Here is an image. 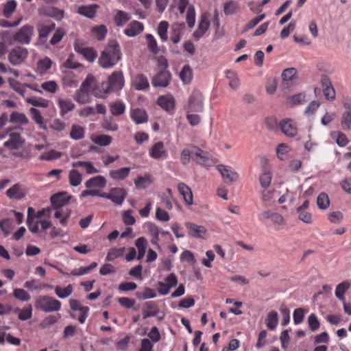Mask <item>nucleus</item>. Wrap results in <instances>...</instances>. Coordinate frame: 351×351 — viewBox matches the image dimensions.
<instances>
[{"label": "nucleus", "mask_w": 351, "mask_h": 351, "mask_svg": "<svg viewBox=\"0 0 351 351\" xmlns=\"http://www.w3.org/2000/svg\"><path fill=\"white\" fill-rule=\"evenodd\" d=\"M178 190L180 195L183 197L184 202L188 205H191L193 202L191 189L186 184L181 182L178 185Z\"/></svg>", "instance_id": "27"}, {"label": "nucleus", "mask_w": 351, "mask_h": 351, "mask_svg": "<svg viewBox=\"0 0 351 351\" xmlns=\"http://www.w3.org/2000/svg\"><path fill=\"white\" fill-rule=\"evenodd\" d=\"M97 8L98 5L95 4L90 5H83L79 7L78 13L86 17L93 18L95 16Z\"/></svg>", "instance_id": "41"}, {"label": "nucleus", "mask_w": 351, "mask_h": 351, "mask_svg": "<svg viewBox=\"0 0 351 351\" xmlns=\"http://www.w3.org/2000/svg\"><path fill=\"white\" fill-rule=\"evenodd\" d=\"M272 180V174L269 169H264L263 172L259 177V182L261 186L263 189H268L270 186Z\"/></svg>", "instance_id": "43"}, {"label": "nucleus", "mask_w": 351, "mask_h": 351, "mask_svg": "<svg viewBox=\"0 0 351 351\" xmlns=\"http://www.w3.org/2000/svg\"><path fill=\"white\" fill-rule=\"evenodd\" d=\"M106 185V180L102 176H97L93 177L88 180L85 182V186L86 188H100L104 189Z\"/></svg>", "instance_id": "30"}, {"label": "nucleus", "mask_w": 351, "mask_h": 351, "mask_svg": "<svg viewBox=\"0 0 351 351\" xmlns=\"http://www.w3.org/2000/svg\"><path fill=\"white\" fill-rule=\"evenodd\" d=\"M204 108L203 95L199 90H193L188 99L185 110L186 112H202Z\"/></svg>", "instance_id": "5"}, {"label": "nucleus", "mask_w": 351, "mask_h": 351, "mask_svg": "<svg viewBox=\"0 0 351 351\" xmlns=\"http://www.w3.org/2000/svg\"><path fill=\"white\" fill-rule=\"evenodd\" d=\"M69 199L70 196L66 193H60L52 195L51 197L52 208H61L69 202Z\"/></svg>", "instance_id": "18"}, {"label": "nucleus", "mask_w": 351, "mask_h": 351, "mask_svg": "<svg viewBox=\"0 0 351 351\" xmlns=\"http://www.w3.org/2000/svg\"><path fill=\"white\" fill-rule=\"evenodd\" d=\"M69 180L71 186H77L82 182V175L77 169H73L69 173Z\"/></svg>", "instance_id": "44"}, {"label": "nucleus", "mask_w": 351, "mask_h": 351, "mask_svg": "<svg viewBox=\"0 0 351 351\" xmlns=\"http://www.w3.org/2000/svg\"><path fill=\"white\" fill-rule=\"evenodd\" d=\"M5 193L10 199H21L25 195L23 187L20 184H15L14 185L12 186L9 189L6 191Z\"/></svg>", "instance_id": "22"}, {"label": "nucleus", "mask_w": 351, "mask_h": 351, "mask_svg": "<svg viewBox=\"0 0 351 351\" xmlns=\"http://www.w3.org/2000/svg\"><path fill=\"white\" fill-rule=\"evenodd\" d=\"M58 105L60 109V114L64 116L75 108V104L69 99H58Z\"/></svg>", "instance_id": "37"}, {"label": "nucleus", "mask_w": 351, "mask_h": 351, "mask_svg": "<svg viewBox=\"0 0 351 351\" xmlns=\"http://www.w3.org/2000/svg\"><path fill=\"white\" fill-rule=\"evenodd\" d=\"M8 83L10 88L15 92L20 94L22 97H25L26 84H21L18 80L11 77L8 79Z\"/></svg>", "instance_id": "42"}, {"label": "nucleus", "mask_w": 351, "mask_h": 351, "mask_svg": "<svg viewBox=\"0 0 351 351\" xmlns=\"http://www.w3.org/2000/svg\"><path fill=\"white\" fill-rule=\"evenodd\" d=\"M16 5L17 3L15 0H10L7 1L3 6V15L7 18L10 17L15 11Z\"/></svg>", "instance_id": "61"}, {"label": "nucleus", "mask_w": 351, "mask_h": 351, "mask_svg": "<svg viewBox=\"0 0 351 351\" xmlns=\"http://www.w3.org/2000/svg\"><path fill=\"white\" fill-rule=\"evenodd\" d=\"M85 131L83 127L78 125H73L70 132V136L74 140L82 139L84 137Z\"/></svg>", "instance_id": "49"}, {"label": "nucleus", "mask_w": 351, "mask_h": 351, "mask_svg": "<svg viewBox=\"0 0 351 351\" xmlns=\"http://www.w3.org/2000/svg\"><path fill=\"white\" fill-rule=\"evenodd\" d=\"M14 297L22 302H28L31 299V295L25 289L21 288H16L13 290Z\"/></svg>", "instance_id": "52"}, {"label": "nucleus", "mask_w": 351, "mask_h": 351, "mask_svg": "<svg viewBox=\"0 0 351 351\" xmlns=\"http://www.w3.org/2000/svg\"><path fill=\"white\" fill-rule=\"evenodd\" d=\"M341 125L344 130H351V114L343 112L341 118Z\"/></svg>", "instance_id": "64"}, {"label": "nucleus", "mask_w": 351, "mask_h": 351, "mask_svg": "<svg viewBox=\"0 0 351 351\" xmlns=\"http://www.w3.org/2000/svg\"><path fill=\"white\" fill-rule=\"evenodd\" d=\"M12 312L17 315L21 321H26L32 318L33 308L31 304L26 305L23 308L16 307L12 308Z\"/></svg>", "instance_id": "21"}, {"label": "nucleus", "mask_w": 351, "mask_h": 351, "mask_svg": "<svg viewBox=\"0 0 351 351\" xmlns=\"http://www.w3.org/2000/svg\"><path fill=\"white\" fill-rule=\"evenodd\" d=\"M131 169L130 167H122L118 169H112L109 171L110 177L114 180H123L130 174Z\"/></svg>", "instance_id": "29"}, {"label": "nucleus", "mask_w": 351, "mask_h": 351, "mask_svg": "<svg viewBox=\"0 0 351 351\" xmlns=\"http://www.w3.org/2000/svg\"><path fill=\"white\" fill-rule=\"evenodd\" d=\"M0 228L5 237H8L14 228L13 221L10 219H4L0 221Z\"/></svg>", "instance_id": "48"}, {"label": "nucleus", "mask_w": 351, "mask_h": 351, "mask_svg": "<svg viewBox=\"0 0 351 351\" xmlns=\"http://www.w3.org/2000/svg\"><path fill=\"white\" fill-rule=\"evenodd\" d=\"M34 36V27L25 25L21 27L15 34L11 35L8 32L2 34V38L10 45L17 43L20 45H29Z\"/></svg>", "instance_id": "2"}, {"label": "nucleus", "mask_w": 351, "mask_h": 351, "mask_svg": "<svg viewBox=\"0 0 351 351\" xmlns=\"http://www.w3.org/2000/svg\"><path fill=\"white\" fill-rule=\"evenodd\" d=\"M91 33L98 40H102L106 37L107 28L104 25L96 26L92 28Z\"/></svg>", "instance_id": "56"}, {"label": "nucleus", "mask_w": 351, "mask_h": 351, "mask_svg": "<svg viewBox=\"0 0 351 351\" xmlns=\"http://www.w3.org/2000/svg\"><path fill=\"white\" fill-rule=\"evenodd\" d=\"M185 27L184 23H174L171 28V40L174 44H177L180 40V35Z\"/></svg>", "instance_id": "26"}, {"label": "nucleus", "mask_w": 351, "mask_h": 351, "mask_svg": "<svg viewBox=\"0 0 351 351\" xmlns=\"http://www.w3.org/2000/svg\"><path fill=\"white\" fill-rule=\"evenodd\" d=\"M223 178L226 182H232L238 180L239 174L232 167L219 165L216 167Z\"/></svg>", "instance_id": "12"}, {"label": "nucleus", "mask_w": 351, "mask_h": 351, "mask_svg": "<svg viewBox=\"0 0 351 351\" xmlns=\"http://www.w3.org/2000/svg\"><path fill=\"white\" fill-rule=\"evenodd\" d=\"M147 244V241L143 237H139L136 240L135 245L138 249V260H141L144 257L146 252Z\"/></svg>", "instance_id": "39"}, {"label": "nucleus", "mask_w": 351, "mask_h": 351, "mask_svg": "<svg viewBox=\"0 0 351 351\" xmlns=\"http://www.w3.org/2000/svg\"><path fill=\"white\" fill-rule=\"evenodd\" d=\"M226 76L229 80L228 86L232 90H237L240 86L239 78L236 72L233 71H227Z\"/></svg>", "instance_id": "38"}, {"label": "nucleus", "mask_w": 351, "mask_h": 351, "mask_svg": "<svg viewBox=\"0 0 351 351\" xmlns=\"http://www.w3.org/2000/svg\"><path fill=\"white\" fill-rule=\"evenodd\" d=\"M29 54L26 48L16 47L10 50L8 54V60L14 66L23 62Z\"/></svg>", "instance_id": "8"}, {"label": "nucleus", "mask_w": 351, "mask_h": 351, "mask_svg": "<svg viewBox=\"0 0 351 351\" xmlns=\"http://www.w3.org/2000/svg\"><path fill=\"white\" fill-rule=\"evenodd\" d=\"M171 80V73L167 70L159 71L152 79V84L154 87H167Z\"/></svg>", "instance_id": "11"}, {"label": "nucleus", "mask_w": 351, "mask_h": 351, "mask_svg": "<svg viewBox=\"0 0 351 351\" xmlns=\"http://www.w3.org/2000/svg\"><path fill=\"white\" fill-rule=\"evenodd\" d=\"M41 88L47 93L55 94L58 91L59 86L56 81L50 80L42 83Z\"/></svg>", "instance_id": "60"}, {"label": "nucleus", "mask_w": 351, "mask_h": 351, "mask_svg": "<svg viewBox=\"0 0 351 351\" xmlns=\"http://www.w3.org/2000/svg\"><path fill=\"white\" fill-rule=\"evenodd\" d=\"M149 154L150 157L156 160L165 157L167 152L163 143L159 141L153 145L149 150Z\"/></svg>", "instance_id": "17"}, {"label": "nucleus", "mask_w": 351, "mask_h": 351, "mask_svg": "<svg viewBox=\"0 0 351 351\" xmlns=\"http://www.w3.org/2000/svg\"><path fill=\"white\" fill-rule=\"evenodd\" d=\"M54 29L55 24L53 23L40 24L38 27V40L40 42L45 43L48 36Z\"/></svg>", "instance_id": "23"}, {"label": "nucleus", "mask_w": 351, "mask_h": 351, "mask_svg": "<svg viewBox=\"0 0 351 351\" xmlns=\"http://www.w3.org/2000/svg\"><path fill=\"white\" fill-rule=\"evenodd\" d=\"M34 213V209L32 207H29L27 209V223L30 232L32 233H37L39 230L38 224L40 222L38 221H34V218L33 217Z\"/></svg>", "instance_id": "32"}, {"label": "nucleus", "mask_w": 351, "mask_h": 351, "mask_svg": "<svg viewBox=\"0 0 351 351\" xmlns=\"http://www.w3.org/2000/svg\"><path fill=\"white\" fill-rule=\"evenodd\" d=\"M124 86V77L121 71H114L108 78V86L106 93L117 92L123 88Z\"/></svg>", "instance_id": "7"}, {"label": "nucleus", "mask_w": 351, "mask_h": 351, "mask_svg": "<svg viewBox=\"0 0 351 351\" xmlns=\"http://www.w3.org/2000/svg\"><path fill=\"white\" fill-rule=\"evenodd\" d=\"M131 19V14L128 12L119 10L114 15L115 24L119 27L124 26Z\"/></svg>", "instance_id": "36"}, {"label": "nucleus", "mask_w": 351, "mask_h": 351, "mask_svg": "<svg viewBox=\"0 0 351 351\" xmlns=\"http://www.w3.org/2000/svg\"><path fill=\"white\" fill-rule=\"evenodd\" d=\"M61 302L49 295L39 296L35 302V307L44 312H56L60 310Z\"/></svg>", "instance_id": "4"}, {"label": "nucleus", "mask_w": 351, "mask_h": 351, "mask_svg": "<svg viewBox=\"0 0 351 351\" xmlns=\"http://www.w3.org/2000/svg\"><path fill=\"white\" fill-rule=\"evenodd\" d=\"M125 110V104L121 101L112 103L110 106V110L113 116H119L124 113Z\"/></svg>", "instance_id": "53"}, {"label": "nucleus", "mask_w": 351, "mask_h": 351, "mask_svg": "<svg viewBox=\"0 0 351 351\" xmlns=\"http://www.w3.org/2000/svg\"><path fill=\"white\" fill-rule=\"evenodd\" d=\"M152 182L151 176L145 175L144 176H138L134 181V184L137 188L145 189Z\"/></svg>", "instance_id": "62"}, {"label": "nucleus", "mask_w": 351, "mask_h": 351, "mask_svg": "<svg viewBox=\"0 0 351 351\" xmlns=\"http://www.w3.org/2000/svg\"><path fill=\"white\" fill-rule=\"evenodd\" d=\"M133 86L136 90H143L149 86V81L143 74H138L133 80Z\"/></svg>", "instance_id": "33"}, {"label": "nucleus", "mask_w": 351, "mask_h": 351, "mask_svg": "<svg viewBox=\"0 0 351 351\" xmlns=\"http://www.w3.org/2000/svg\"><path fill=\"white\" fill-rule=\"evenodd\" d=\"M126 195V191L121 188H113L110 191V199L117 205L123 204Z\"/></svg>", "instance_id": "20"}, {"label": "nucleus", "mask_w": 351, "mask_h": 351, "mask_svg": "<svg viewBox=\"0 0 351 351\" xmlns=\"http://www.w3.org/2000/svg\"><path fill=\"white\" fill-rule=\"evenodd\" d=\"M180 77L184 84H189L193 78V71L189 65L183 66L180 73Z\"/></svg>", "instance_id": "50"}, {"label": "nucleus", "mask_w": 351, "mask_h": 351, "mask_svg": "<svg viewBox=\"0 0 351 351\" xmlns=\"http://www.w3.org/2000/svg\"><path fill=\"white\" fill-rule=\"evenodd\" d=\"M69 304L73 311H80V315L77 319L80 324H84L88 317L89 308L82 306L80 301L75 299H71L69 300Z\"/></svg>", "instance_id": "14"}, {"label": "nucleus", "mask_w": 351, "mask_h": 351, "mask_svg": "<svg viewBox=\"0 0 351 351\" xmlns=\"http://www.w3.org/2000/svg\"><path fill=\"white\" fill-rule=\"evenodd\" d=\"M10 121L12 123L19 125V126L27 125L29 122L28 118L24 113L16 111L12 112L10 114Z\"/></svg>", "instance_id": "34"}, {"label": "nucleus", "mask_w": 351, "mask_h": 351, "mask_svg": "<svg viewBox=\"0 0 351 351\" xmlns=\"http://www.w3.org/2000/svg\"><path fill=\"white\" fill-rule=\"evenodd\" d=\"M278 313L276 311L270 312L266 319V325L268 328L274 330L278 325Z\"/></svg>", "instance_id": "59"}, {"label": "nucleus", "mask_w": 351, "mask_h": 351, "mask_svg": "<svg viewBox=\"0 0 351 351\" xmlns=\"http://www.w3.org/2000/svg\"><path fill=\"white\" fill-rule=\"evenodd\" d=\"M25 101L33 106L45 108H47L49 104L47 99L38 97H27Z\"/></svg>", "instance_id": "40"}, {"label": "nucleus", "mask_w": 351, "mask_h": 351, "mask_svg": "<svg viewBox=\"0 0 351 351\" xmlns=\"http://www.w3.org/2000/svg\"><path fill=\"white\" fill-rule=\"evenodd\" d=\"M157 104L165 111H170L175 107V99L171 95H165L158 97Z\"/></svg>", "instance_id": "25"}, {"label": "nucleus", "mask_w": 351, "mask_h": 351, "mask_svg": "<svg viewBox=\"0 0 351 351\" xmlns=\"http://www.w3.org/2000/svg\"><path fill=\"white\" fill-rule=\"evenodd\" d=\"M350 283L348 281H344L339 284L335 290V296L341 301H344V293L349 289Z\"/></svg>", "instance_id": "55"}, {"label": "nucleus", "mask_w": 351, "mask_h": 351, "mask_svg": "<svg viewBox=\"0 0 351 351\" xmlns=\"http://www.w3.org/2000/svg\"><path fill=\"white\" fill-rule=\"evenodd\" d=\"M56 295L61 299H64L71 295L73 291V287L71 285H67L64 288L56 286L54 289Z\"/></svg>", "instance_id": "45"}, {"label": "nucleus", "mask_w": 351, "mask_h": 351, "mask_svg": "<svg viewBox=\"0 0 351 351\" xmlns=\"http://www.w3.org/2000/svg\"><path fill=\"white\" fill-rule=\"evenodd\" d=\"M158 312L159 309L155 302H147L145 303V308L143 310V319L156 316Z\"/></svg>", "instance_id": "31"}, {"label": "nucleus", "mask_w": 351, "mask_h": 351, "mask_svg": "<svg viewBox=\"0 0 351 351\" xmlns=\"http://www.w3.org/2000/svg\"><path fill=\"white\" fill-rule=\"evenodd\" d=\"M130 117L136 124H142L148 121V116L146 111L140 108L132 110Z\"/></svg>", "instance_id": "24"}, {"label": "nucleus", "mask_w": 351, "mask_h": 351, "mask_svg": "<svg viewBox=\"0 0 351 351\" xmlns=\"http://www.w3.org/2000/svg\"><path fill=\"white\" fill-rule=\"evenodd\" d=\"M296 213L298 215V219L302 222L307 224H311L313 223V215L308 211L302 209H296Z\"/></svg>", "instance_id": "54"}, {"label": "nucleus", "mask_w": 351, "mask_h": 351, "mask_svg": "<svg viewBox=\"0 0 351 351\" xmlns=\"http://www.w3.org/2000/svg\"><path fill=\"white\" fill-rule=\"evenodd\" d=\"M193 149L192 159L198 165L202 166L210 167L215 163L212 156L195 145H191Z\"/></svg>", "instance_id": "6"}, {"label": "nucleus", "mask_w": 351, "mask_h": 351, "mask_svg": "<svg viewBox=\"0 0 351 351\" xmlns=\"http://www.w3.org/2000/svg\"><path fill=\"white\" fill-rule=\"evenodd\" d=\"M330 199L328 195L324 193H321L317 197V205L320 210H326L330 206Z\"/></svg>", "instance_id": "46"}, {"label": "nucleus", "mask_w": 351, "mask_h": 351, "mask_svg": "<svg viewBox=\"0 0 351 351\" xmlns=\"http://www.w3.org/2000/svg\"><path fill=\"white\" fill-rule=\"evenodd\" d=\"M321 85L323 89V93L326 99L333 101L335 99L336 93L333 88L331 81L326 75L321 77Z\"/></svg>", "instance_id": "10"}, {"label": "nucleus", "mask_w": 351, "mask_h": 351, "mask_svg": "<svg viewBox=\"0 0 351 351\" xmlns=\"http://www.w3.org/2000/svg\"><path fill=\"white\" fill-rule=\"evenodd\" d=\"M51 60L49 58L45 57L43 59L38 60L37 63V69L43 74L51 68Z\"/></svg>", "instance_id": "57"}, {"label": "nucleus", "mask_w": 351, "mask_h": 351, "mask_svg": "<svg viewBox=\"0 0 351 351\" xmlns=\"http://www.w3.org/2000/svg\"><path fill=\"white\" fill-rule=\"evenodd\" d=\"M332 138L335 139L339 147H345L349 143V141L345 134L341 132H333L331 134Z\"/></svg>", "instance_id": "51"}, {"label": "nucleus", "mask_w": 351, "mask_h": 351, "mask_svg": "<svg viewBox=\"0 0 351 351\" xmlns=\"http://www.w3.org/2000/svg\"><path fill=\"white\" fill-rule=\"evenodd\" d=\"M75 51L81 54L86 60L90 62H94L97 58V51L93 47H83L79 44H75Z\"/></svg>", "instance_id": "15"}, {"label": "nucleus", "mask_w": 351, "mask_h": 351, "mask_svg": "<svg viewBox=\"0 0 351 351\" xmlns=\"http://www.w3.org/2000/svg\"><path fill=\"white\" fill-rule=\"evenodd\" d=\"M144 29L143 24L137 21H133L124 30V34L128 37H134L140 34Z\"/></svg>", "instance_id": "16"}, {"label": "nucleus", "mask_w": 351, "mask_h": 351, "mask_svg": "<svg viewBox=\"0 0 351 351\" xmlns=\"http://www.w3.org/2000/svg\"><path fill=\"white\" fill-rule=\"evenodd\" d=\"M21 126H12L5 129V134L8 139L4 142L3 146L10 150H15L21 148L25 140L21 136L19 131H22Z\"/></svg>", "instance_id": "3"}, {"label": "nucleus", "mask_w": 351, "mask_h": 351, "mask_svg": "<svg viewBox=\"0 0 351 351\" xmlns=\"http://www.w3.org/2000/svg\"><path fill=\"white\" fill-rule=\"evenodd\" d=\"M279 126L281 132L288 137H295L298 134L295 124L291 119H285L280 122Z\"/></svg>", "instance_id": "13"}, {"label": "nucleus", "mask_w": 351, "mask_h": 351, "mask_svg": "<svg viewBox=\"0 0 351 351\" xmlns=\"http://www.w3.org/2000/svg\"><path fill=\"white\" fill-rule=\"evenodd\" d=\"M209 26L210 21L208 19V15L207 14H202L201 21L198 25V27L197 30L193 33V36L196 38H202L208 29Z\"/></svg>", "instance_id": "19"}, {"label": "nucleus", "mask_w": 351, "mask_h": 351, "mask_svg": "<svg viewBox=\"0 0 351 351\" xmlns=\"http://www.w3.org/2000/svg\"><path fill=\"white\" fill-rule=\"evenodd\" d=\"M30 114H32V119L35 121V123L38 125V126L44 130H47V126L45 121L43 117L42 116L40 112L35 108H31L29 109Z\"/></svg>", "instance_id": "35"}, {"label": "nucleus", "mask_w": 351, "mask_h": 351, "mask_svg": "<svg viewBox=\"0 0 351 351\" xmlns=\"http://www.w3.org/2000/svg\"><path fill=\"white\" fill-rule=\"evenodd\" d=\"M291 152V147L286 143H280L276 148L277 157L280 160H285L288 154Z\"/></svg>", "instance_id": "47"}, {"label": "nucleus", "mask_w": 351, "mask_h": 351, "mask_svg": "<svg viewBox=\"0 0 351 351\" xmlns=\"http://www.w3.org/2000/svg\"><path fill=\"white\" fill-rule=\"evenodd\" d=\"M149 234L151 236V243L156 245L158 249H160L158 243L160 231L157 226L152 223H147L146 225Z\"/></svg>", "instance_id": "28"}, {"label": "nucleus", "mask_w": 351, "mask_h": 351, "mask_svg": "<svg viewBox=\"0 0 351 351\" xmlns=\"http://www.w3.org/2000/svg\"><path fill=\"white\" fill-rule=\"evenodd\" d=\"M184 226L190 236L202 239L206 238L207 231L204 226L192 222H186Z\"/></svg>", "instance_id": "9"}, {"label": "nucleus", "mask_w": 351, "mask_h": 351, "mask_svg": "<svg viewBox=\"0 0 351 351\" xmlns=\"http://www.w3.org/2000/svg\"><path fill=\"white\" fill-rule=\"evenodd\" d=\"M120 47L115 41L110 42L99 58L98 62L104 69L113 67L121 59Z\"/></svg>", "instance_id": "1"}, {"label": "nucleus", "mask_w": 351, "mask_h": 351, "mask_svg": "<svg viewBox=\"0 0 351 351\" xmlns=\"http://www.w3.org/2000/svg\"><path fill=\"white\" fill-rule=\"evenodd\" d=\"M193 156V149L191 148V145L189 148L183 149L181 152L180 158L181 163L184 165H188Z\"/></svg>", "instance_id": "58"}, {"label": "nucleus", "mask_w": 351, "mask_h": 351, "mask_svg": "<svg viewBox=\"0 0 351 351\" xmlns=\"http://www.w3.org/2000/svg\"><path fill=\"white\" fill-rule=\"evenodd\" d=\"M92 141L100 146H107L112 143V137L108 135L101 134L92 138Z\"/></svg>", "instance_id": "63"}]
</instances>
